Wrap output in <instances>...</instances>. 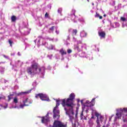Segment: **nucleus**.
Segmentation results:
<instances>
[{"label": "nucleus", "instance_id": "1", "mask_svg": "<svg viewBox=\"0 0 127 127\" xmlns=\"http://www.w3.org/2000/svg\"><path fill=\"white\" fill-rule=\"evenodd\" d=\"M75 94L72 93L69 95V98H68L66 100L64 99L62 100V105L63 107L64 108V110L66 111V114H67V108H69V111L73 112V108L74 107V99H75Z\"/></svg>", "mask_w": 127, "mask_h": 127}, {"label": "nucleus", "instance_id": "2", "mask_svg": "<svg viewBox=\"0 0 127 127\" xmlns=\"http://www.w3.org/2000/svg\"><path fill=\"white\" fill-rule=\"evenodd\" d=\"M42 71V69L40 67L38 63L34 62L31 66L27 67V72L30 75H36L39 74Z\"/></svg>", "mask_w": 127, "mask_h": 127}, {"label": "nucleus", "instance_id": "3", "mask_svg": "<svg viewBox=\"0 0 127 127\" xmlns=\"http://www.w3.org/2000/svg\"><path fill=\"white\" fill-rule=\"evenodd\" d=\"M60 100H56L57 104L53 111V119L55 120H59L60 118V111L58 110V107L60 105Z\"/></svg>", "mask_w": 127, "mask_h": 127}, {"label": "nucleus", "instance_id": "4", "mask_svg": "<svg viewBox=\"0 0 127 127\" xmlns=\"http://www.w3.org/2000/svg\"><path fill=\"white\" fill-rule=\"evenodd\" d=\"M125 113H127V108L123 109L120 108L118 113H116V116L118 117V119H122V117H123V115L125 114ZM125 117H127V114L125 115ZM123 120L124 123L127 122V119L125 118V116L123 117Z\"/></svg>", "mask_w": 127, "mask_h": 127}, {"label": "nucleus", "instance_id": "5", "mask_svg": "<svg viewBox=\"0 0 127 127\" xmlns=\"http://www.w3.org/2000/svg\"><path fill=\"white\" fill-rule=\"evenodd\" d=\"M95 116L97 117L96 124L97 125L96 127H101V124H100V122L101 123H103L104 117L101 116L100 114L98 113V112L95 113Z\"/></svg>", "mask_w": 127, "mask_h": 127}, {"label": "nucleus", "instance_id": "6", "mask_svg": "<svg viewBox=\"0 0 127 127\" xmlns=\"http://www.w3.org/2000/svg\"><path fill=\"white\" fill-rule=\"evenodd\" d=\"M52 127H67V125L64 124V123L58 120H55L54 122L53 125L50 126Z\"/></svg>", "mask_w": 127, "mask_h": 127}, {"label": "nucleus", "instance_id": "7", "mask_svg": "<svg viewBox=\"0 0 127 127\" xmlns=\"http://www.w3.org/2000/svg\"><path fill=\"white\" fill-rule=\"evenodd\" d=\"M39 97L41 100L42 101H48L49 100V98L46 94H44L43 93H39L35 95L36 99H38Z\"/></svg>", "mask_w": 127, "mask_h": 127}, {"label": "nucleus", "instance_id": "8", "mask_svg": "<svg viewBox=\"0 0 127 127\" xmlns=\"http://www.w3.org/2000/svg\"><path fill=\"white\" fill-rule=\"evenodd\" d=\"M50 122V118L49 117V113H48L45 117H42V124H47Z\"/></svg>", "mask_w": 127, "mask_h": 127}, {"label": "nucleus", "instance_id": "9", "mask_svg": "<svg viewBox=\"0 0 127 127\" xmlns=\"http://www.w3.org/2000/svg\"><path fill=\"white\" fill-rule=\"evenodd\" d=\"M95 100H96V98L92 99L91 102H90L89 101H86V104H88L87 107H93L95 106Z\"/></svg>", "mask_w": 127, "mask_h": 127}, {"label": "nucleus", "instance_id": "10", "mask_svg": "<svg viewBox=\"0 0 127 127\" xmlns=\"http://www.w3.org/2000/svg\"><path fill=\"white\" fill-rule=\"evenodd\" d=\"M98 35L101 38H106V32L104 31L98 32Z\"/></svg>", "mask_w": 127, "mask_h": 127}, {"label": "nucleus", "instance_id": "11", "mask_svg": "<svg viewBox=\"0 0 127 127\" xmlns=\"http://www.w3.org/2000/svg\"><path fill=\"white\" fill-rule=\"evenodd\" d=\"M60 53H61L62 56H64V55H66L67 54V52L66 51L64 50L63 49H61L60 51Z\"/></svg>", "mask_w": 127, "mask_h": 127}, {"label": "nucleus", "instance_id": "12", "mask_svg": "<svg viewBox=\"0 0 127 127\" xmlns=\"http://www.w3.org/2000/svg\"><path fill=\"white\" fill-rule=\"evenodd\" d=\"M73 119H74V118H73V117H71L70 118L69 121H70V122H71V123L72 124V127H76V122H74V123H73Z\"/></svg>", "mask_w": 127, "mask_h": 127}, {"label": "nucleus", "instance_id": "13", "mask_svg": "<svg viewBox=\"0 0 127 127\" xmlns=\"http://www.w3.org/2000/svg\"><path fill=\"white\" fill-rule=\"evenodd\" d=\"M95 17H96V18H98L99 17V19H103V16H100V14H99V13H98V12H96V14L95 15Z\"/></svg>", "mask_w": 127, "mask_h": 127}, {"label": "nucleus", "instance_id": "14", "mask_svg": "<svg viewBox=\"0 0 127 127\" xmlns=\"http://www.w3.org/2000/svg\"><path fill=\"white\" fill-rule=\"evenodd\" d=\"M77 32H78V30H77V29H73L72 32V36L77 35Z\"/></svg>", "mask_w": 127, "mask_h": 127}, {"label": "nucleus", "instance_id": "15", "mask_svg": "<svg viewBox=\"0 0 127 127\" xmlns=\"http://www.w3.org/2000/svg\"><path fill=\"white\" fill-rule=\"evenodd\" d=\"M11 20L12 22H14L16 20V16L13 15L11 17Z\"/></svg>", "mask_w": 127, "mask_h": 127}, {"label": "nucleus", "instance_id": "16", "mask_svg": "<svg viewBox=\"0 0 127 127\" xmlns=\"http://www.w3.org/2000/svg\"><path fill=\"white\" fill-rule=\"evenodd\" d=\"M13 103H14L15 104H17L18 103V99H17V97L14 98Z\"/></svg>", "mask_w": 127, "mask_h": 127}, {"label": "nucleus", "instance_id": "17", "mask_svg": "<svg viewBox=\"0 0 127 127\" xmlns=\"http://www.w3.org/2000/svg\"><path fill=\"white\" fill-rule=\"evenodd\" d=\"M29 105L28 104H21L20 105V108H21V109H23V108H24V107H28Z\"/></svg>", "mask_w": 127, "mask_h": 127}, {"label": "nucleus", "instance_id": "18", "mask_svg": "<svg viewBox=\"0 0 127 127\" xmlns=\"http://www.w3.org/2000/svg\"><path fill=\"white\" fill-rule=\"evenodd\" d=\"M11 96H12V94H10L9 95L7 96V98H8V102H10V100L12 99V97H11Z\"/></svg>", "mask_w": 127, "mask_h": 127}, {"label": "nucleus", "instance_id": "19", "mask_svg": "<svg viewBox=\"0 0 127 127\" xmlns=\"http://www.w3.org/2000/svg\"><path fill=\"white\" fill-rule=\"evenodd\" d=\"M83 112H84V111H82L81 112V113L80 114V120H83V118L84 117Z\"/></svg>", "mask_w": 127, "mask_h": 127}, {"label": "nucleus", "instance_id": "20", "mask_svg": "<svg viewBox=\"0 0 127 127\" xmlns=\"http://www.w3.org/2000/svg\"><path fill=\"white\" fill-rule=\"evenodd\" d=\"M28 102V98H26L23 101V104L26 105V103Z\"/></svg>", "mask_w": 127, "mask_h": 127}, {"label": "nucleus", "instance_id": "21", "mask_svg": "<svg viewBox=\"0 0 127 127\" xmlns=\"http://www.w3.org/2000/svg\"><path fill=\"white\" fill-rule=\"evenodd\" d=\"M8 43H9V44H10V46H11V47H12V43H13V42H12L11 41V40L9 39L8 40Z\"/></svg>", "mask_w": 127, "mask_h": 127}, {"label": "nucleus", "instance_id": "22", "mask_svg": "<svg viewBox=\"0 0 127 127\" xmlns=\"http://www.w3.org/2000/svg\"><path fill=\"white\" fill-rule=\"evenodd\" d=\"M81 34L83 35L82 37H86V36H87V33H86L85 32H82Z\"/></svg>", "mask_w": 127, "mask_h": 127}, {"label": "nucleus", "instance_id": "23", "mask_svg": "<svg viewBox=\"0 0 127 127\" xmlns=\"http://www.w3.org/2000/svg\"><path fill=\"white\" fill-rule=\"evenodd\" d=\"M54 28H55V26H53L49 29V30H51V31H52V32H53V31H54Z\"/></svg>", "mask_w": 127, "mask_h": 127}, {"label": "nucleus", "instance_id": "24", "mask_svg": "<svg viewBox=\"0 0 127 127\" xmlns=\"http://www.w3.org/2000/svg\"><path fill=\"white\" fill-rule=\"evenodd\" d=\"M88 124H89V125H94V123L93 122V121H92V120H90L89 121H88Z\"/></svg>", "mask_w": 127, "mask_h": 127}, {"label": "nucleus", "instance_id": "25", "mask_svg": "<svg viewBox=\"0 0 127 127\" xmlns=\"http://www.w3.org/2000/svg\"><path fill=\"white\" fill-rule=\"evenodd\" d=\"M58 12L59 13H61L62 12V8H60L58 10Z\"/></svg>", "mask_w": 127, "mask_h": 127}, {"label": "nucleus", "instance_id": "26", "mask_svg": "<svg viewBox=\"0 0 127 127\" xmlns=\"http://www.w3.org/2000/svg\"><path fill=\"white\" fill-rule=\"evenodd\" d=\"M76 12V10L75 9H72L71 11V14H73L75 16V13Z\"/></svg>", "mask_w": 127, "mask_h": 127}, {"label": "nucleus", "instance_id": "27", "mask_svg": "<svg viewBox=\"0 0 127 127\" xmlns=\"http://www.w3.org/2000/svg\"><path fill=\"white\" fill-rule=\"evenodd\" d=\"M121 19L122 20V21H126V20H127V19L124 17H121Z\"/></svg>", "mask_w": 127, "mask_h": 127}, {"label": "nucleus", "instance_id": "28", "mask_svg": "<svg viewBox=\"0 0 127 127\" xmlns=\"http://www.w3.org/2000/svg\"><path fill=\"white\" fill-rule=\"evenodd\" d=\"M48 16H49V14H48V13L46 12L45 14V17H46V18H48Z\"/></svg>", "mask_w": 127, "mask_h": 127}, {"label": "nucleus", "instance_id": "29", "mask_svg": "<svg viewBox=\"0 0 127 127\" xmlns=\"http://www.w3.org/2000/svg\"><path fill=\"white\" fill-rule=\"evenodd\" d=\"M76 50H77V51H78V52H80V51H81V50L80 49V48H79V46H77L76 47Z\"/></svg>", "mask_w": 127, "mask_h": 127}, {"label": "nucleus", "instance_id": "30", "mask_svg": "<svg viewBox=\"0 0 127 127\" xmlns=\"http://www.w3.org/2000/svg\"><path fill=\"white\" fill-rule=\"evenodd\" d=\"M67 53L68 54H70V53H72V50L71 49H68L67 50Z\"/></svg>", "mask_w": 127, "mask_h": 127}, {"label": "nucleus", "instance_id": "31", "mask_svg": "<svg viewBox=\"0 0 127 127\" xmlns=\"http://www.w3.org/2000/svg\"><path fill=\"white\" fill-rule=\"evenodd\" d=\"M83 120H85V121H87V118L85 116H83Z\"/></svg>", "mask_w": 127, "mask_h": 127}, {"label": "nucleus", "instance_id": "32", "mask_svg": "<svg viewBox=\"0 0 127 127\" xmlns=\"http://www.w3.org/2000/svg\"><path fill=\"white\" fill-rule=\"evenodd\" d=\"M56 33H57V34H59V31L56 30Z\"/></svg>", "mask_w": 127, "mask_h": 127}, {"label": "nucleus", "instance_id": "33", "mask_svg": "<svg viewBox=\"0 0 127 127\" xmlns=\"http://www.w3.org/2000/svg\"><path fill=\"white\" fill-rule=\"evenodd\" d=\"M17 55H18V56H21V55L20 54V52H18L17 53Z\"/></svg>", "mask_w": 127, "mask_h": 127}, {"label": "nucleus", "instance_id": "34", "mask_svg": "<svg viewBox=\"0 0 127 127\" xmlns=\"http://www.w3.org/2000/svg\"><path fill=\"white\" fill-rule=\"evenodd\" d=\"M3 57H4V58H8V57H7L5 55H3Z\"/></svg>", "mask_w": 127, "mask_h": 127}, {"label": "nucleus", "instance_id": "35", "mask_svg": "<svg viewBox=\"0 0 127 127\" xmlns=\"http://www.w3.org/2000/svg\"><path fill=\"white\" fill-rule=\"evenodd\" d=\"M6 108H7V105H6L4 107V109H6Z\"/></svg>", "mask_w": 127, "mask_h": 127}, {"label": "nucleus", "instance_id": "36", "mask_svg": "<svg viewBox=\"0 0 127 127\" xmlns=\"http://www.w3.org/2000/svg\"><path fill=\"white\" fill-rule=\"evenodd\" d=\"M72 30V29H69V30H68V32H70V31H71Z\"/></svg>", "mask_w": 127, "mask_h": 127}, {"label": "nucleus", "instance_id": "37", "mask_svg": "<svg viewBox=\"0 0 127 127\" xmlns=\"http://www.w3.org/2000/svg\"><path fill=\"white\" fill-rule=\"evenodd\" d=\"M22 94H27V92H22Z\"/></svg>", "mask_w": 127, "mask_h": 127}, {"label": "nucleus", "instance_id": "38", "mask_svg": "<svg viewBox=\"0 0 127 127\" xmlns=\"http://www.w3.org/2000/svg\"><path fill=\"white\" fill-rule=\"evenodd\" d=\"M1 99H2V97H0V101Z\"/></svg>", "mask_w": 127, "mask_h": 127}, {"label": "nucleus", "instance_id": "39", "mask_svg": "<svg viewBox=\"0 0 127 127\" xmlns=\"http://www.w3.org/2000/svg\"><path fill=\"white\" fill-rule=\"evenodd\" d=\"M32 102H31V101H30V102H29V104H32Z\"/></svg>", "mask_w": 127, "mask_h": 127}, {"label": "nucleus", "instance_id": "40", "mask_svg": "<svg viewBox=\"0 0 127 127\" xmlns=\"http://www.w3.org/2000/svg\"><path fill=\"white\" fill-rule=\"evenodd\" d=\"M103 16L106 17V14H104V15H103Z\"/></svg>", "mask_w": 127, "mask_h": 127}, {"label": "nucleus", "instance_id": "41", "mask_svg": "<svg viewBox=\"0 0 127 127\" xmlns=\"http://www.w3.org/2000/svg\"><path fill=\"white\" fill-rule=\"evenodd\" d=\"M91 119H94V116L91 117Z\"/></svg>", "mask_w": 127, "mask_h": 127}, {"label": "nucleus", "instance_id": "42", "mask_svg": "<svg viewBox=\"0 0 127 127\" xmlns=\"http://www.w3.org/2000/svg\"><path fill=\"white\" fill-rule=\"evenodd\" d=\"M87 1L89 2L90 1V0H87Z\"/></svg>", "mask_w": 127, "mask_h": 127}, {"label": "nucleus", "instance_id": "43", "mask_svg": "<svg viewBox=\"0 0 127 127\" xmlns=\"http://www.w3.org/2000/svg\"><path fill=\"white\" fill-rule=\"evenodd\" d=\"M51 49H53V47H52V46Z\"/></svg>", "mask_w": 127, "mask_h": 127}, {"label": "nucleus", "instance_id": "44", "mask_svg": "<svg viewBox=\"0 0 127 127\" xmlns=\"http://www.w3.org/2000/svg\"><path fill=\"white\" fill-rule=\"evenodd\" d=\"M102 127H106L105 126H103Z\"/></svg>", "mask_w": 127, "mask_h": 127}, {"label": "nucleus", "instance_id": "45", "mask_svg": "<svg viewBox=\"0 0 127 127\" xmlns=\"http://www.w3.org/2000/svg\"><path fill=\"white\" fill-rule=\"evenodd\" d=\"M67 37H68V39H69L70 37L69 36H68Z\"/></svg>", "mask_w": 127, "mask_h": 127}, {"label": "nucleus", "instance_id": "46", "mask_svg": "<svg viewBox=\"0 0 127 127\" xmlns=\"http://www.w3.org/2000/svg\"><path fill=\"white\" fill-rule=\"evenodd\" d=\"M81 103H82V101H81Z\"/></svg>", "mask_w": 127, "mask_h": 127}]
</instances>
